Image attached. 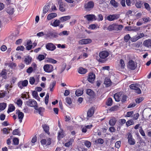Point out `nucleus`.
<instances>
[{
  "mask_svg": "<svg viewBox=\"0 0 151 151\" xmlns=\"http://www.w3.org/2000/svg\"><path fill=\"white\" fill-rule=\"evenodd\" d=\"M6 11L9 14H12L14 11V8L12 6L8 7L6 8Z\"/></svg>",
  "mask_w": 151,
  "mask_h": 151,
  "instance_id": "obj_18",
  "label": "nucleus"
},
{
  "mask_svg": "<svg viewBox=\"0 0 151 151\" xmlns=\"http://www.w3.org/2000/svg\"><path fill=\"white\" fill-rule=\"evenodd\" d=\"M35 81V78L34 77H31L29 79V82L30 84L33 85Z\"/></svg>",
  "mask_w": 151,
  "mask_h": 151,
  "instance_id": "obj_54",
  "label": "nucleus"
},
{
  "mask_svg": "<svg viewBox=\"0 0 151 151\" xmlns=\"http://www.w3.org/2000/svg\"><path fill=\"white\" fill-rule=\"evenodd\" d=\"M55 85V82L53 81L51 83L50 85V90L51 91H53V88Z\"/></svg>",
  "mask_w": 151,
  "mask_h": 151,
  "instance_id": "obj_51",
  "label": "nucleus"
},
{
  "mask_svg": "<svg viewBox=\"0 0 151 151\" xmlns=\"http://www.w3.org/2000/svg\"><path fill=\"white\" fill-rule=\"evenodd\" d=\"M87 72V70L86 69L83 68H80L78 70V73L82 74H85Z\"/></svg>",
  "mask_w": 151,
  "mask_h": 151,
  "instance_id": "obj_33",
  "label": "nucleus"
},
{
  "mask_svg": "<svg viewBox=\"0 0 151 151\" xmlns=\"http://www.w3.org/2000/svg\"><path fill=\"white\" fill-rule=\"evenodd\" d=\"M86 93L91 97H93L94 96V92L90 89H88L87 90Z\"/></svg>",
  "mask_w": 151,
  "mask_h": 151,
  "instance_id": "obj_25",
  "label": "nucleus"
},
{
  "mask_svg": "<svg viewBox=\"0 0 151 151\" xmlns=\"http://www.w3.org/2000/svg\"><path fill=\"white\" fill-rule=\"evenodd\" d=\"M143 99H144L142 97L138 98L135 99V102L139 104L142 102Z\"/></svg>",
  "mask_w": 151,
  "mask_h": 151,
  "instance_id": "obj_52",
  "label": "nucleus"
},
{
  "mask_svg": "<svg viewBox=\"0 0 151 151\" xmlns=\"http://www.w3.org/2000/svg\"><path fill=\"white\" fill-rule=\"evenodd\" d=\"M50 7V5L49 4H47L45 5L43 9V12L44 13H46L48 11Z\"/></svg>",
  "mask_w": 151,
  "mask_h": 151,
  "instance_id": "obj_27",
  "label": "nucleus"
},
{
  "mask_svg": "<svg viewBox=\"0 0 151 151\" xmlns=\"http://www.w3.org/2000/svg\"><path fill=\"white\" fill-rule=\"evenodd\" d=\"M138 85L137 84H132L129 87L131 89L135 90V92L138 94H140L141 93V91L138 88Z\"/></svg>",
  "mask_w": 151,
  "mask_h": 151,
  "instance_id": "obj_10",
  "label": "nucleus"
},
{
  "mask_svg": "<svg viewBox=\"0 0 151 151\" xmlns=\"http://www.w3.org/2000/svg\"><path fill=\"white\" fill-rule=\"evenodd\" d=\"M60 21L59 20L56 19L53 22V23H51L50 25L54 27H57L59 26Z\"/></svg>",
  "mask_w": 151,
  "mask_h": 151,
  "instance_id": "obj_24",
  "label": "nucleus"
},
{
  "mask_svg": "<svg viewBox=\"0 0 151 151\" xmlns=\"http://www.w3.org/2000/svg\"><path fill=\"white\" fill-rule=\"evenodd\" d=\"M119 15L118 14L110 15L107 17L106 19L109 21H112L117 19L119 18Z\"/></svg>",
  "mask_w": 151,
  "mask_h": 151,
  "instance_id": "obj_8",
  "label": "nucleus"
},
{
  "mask_svg": "<svg viewBox=\"0 0 151 151\" xmlns=\"http://www.w3.org/2000/svg\"><path fill=\"white\" fill-rule=\"evenodd\" d=\"M44 70L47 73L52 72L53 70V68L52 65L50 64L45 65L43 67Z\"/></svg>",
  "mask_w": 151,
  "mask_h": 151,
  "instance_id": "obj_6",
  "label": "nucleus"
},
{
  "mask_svg": "<svg viewBox=\"0 0 151 151\" xmlns=\"http://www.w3.org/2000/svg\"><path fill=\"white\" fill-rule=\"evenodd\" d=\"M49 98V94L47 93L45 97V102L46 104L47 105L48 102Z\"/></svg>",
  "mask_w": 151,
  "mask_h": 151,
  "instance_id": "obj_53",
  "label": "nucleus"
},
{
  "mask_svg": "<svg viewBox=\"0 0 151 151\" xmlns=\"http://www.w3.org/2000/svg\"><path fill=\"white\" fill-rule=\"evenodd\" d=\"M15 110L14 106L12 104H10L9 107V108L7 111L8 113H9L10 112L13 111Z\"/></svg>",
  "mask_w": 151,
  "mask_h": 151,
  "instance_id": "obj_39",
  "label": "nucleus"
},
{
  "mask_svg": "<svg viewBox=\"0 0 151 151\" xmlns=\"http://www.w3.org/2000/svg\"><path fill=\"white\" fill-rule=\"evenodd\" d=\"M70 16H65L60 18V20L62 22H64L70 19Z\"/></svg>",
  "mask_w": 151,
  "mask_h": 151,
  "instance_id": "obj_28",
  "label": "nucleus"
},
{
  "mask_svg": "<svg viewBox=\"0 0 151 151\" xmlns=\"http://www.w3.org/2000/svg\"><path fill=\"white\" fill-rule=\"evenodd\" d=\"M95 142L97 144H102L104 142V140L101 138H99L95 141Z\"/></svg>",
  "mask_w": 151,
  "mask_h": 151,
  "instance_id": "obj_48",
  "label": "nucleus"
},
{
  "mask_svg": "<svg viewBox=\"0 0 151 151\" xmlns=\"http://www.w3.org/2000/svg\"><path fill=\"white\" fill-rule=\"evenodd\" d=\"M32 67H29L27 70L26 72L28 73H30L33 71Z\"/></svg>",
  "mask_w": 151,
  "mask_h": 151,
  "instance_id": "obj_63",
  "label": "nucleus"
},
{
  "mask_svg": "<svg viewBox=\"0 0 151 151\" xmlns=\"http://www.w3.org/2000/svg\"><path fill=\"white\" fill-rule=\"evenodd\" d=\"M66 66V64L65 63H63L61 66V68L60 71V73H61L65 70Z\"/></svg>",
  "mask_w": 151,
  "mask_h": 151,
  "instance_id": "obj_36",
  "label": "nucleus"
},
{
  "mask_svg": "<svg viewBox=\"0 0 151 151\" xmlns=\"http://www.w3.org/2000/svg\"><path fill=\"white\" fill-rule=\"evenodd\" d=\"M110 4L115 8H116L118 6V3L115 0H111L110 1Z\"/></svg>",
  "mask_w": 151,
  "mask_h": 151,
  "instance_id": "obj_34",
  "label": "nucleus"
},
{
  "mask_svg": "<svg viewBox=\"0 0 151 151\" xmlns=\"http://www.w3.org/2000/svg\"><path fill=\"white\" fill-rule=\"evenodd\" d=\"M123 27V26L122 25H119L117 24H114V31H120Z\"/></svg>",
  "mask_w": 151,
  "mask_h": 151,
  "instance_id": "obj_17",
  "label": "nucleus"
},
{
  "mask_svg": "<svg viewBox=\"0 0 151 151\" xmlns=\"http://www.w3.org/2000/svg\"><path fill=\"white\" fill-rule=\"evenodd\" d=\"M32 59V58L29 56H28L25 58L24 60V61L25 63L27 65H28L30 64L31 62Z\"/></svg>",
  "mask_w": 151,
  "mask_h": 151,
  "instance_id": "obj_23",
  "label": "nucleus"
},
{
  "mask_svg": "<svg viewBox=\"0 0 151 151\" xmlns=\"http://www.w3.org/2000/svg\"><path fill=\"white\" fill-rule=\"evenodd\" d=\"M104 84L106 85V87H109L111 85V81L110 79L106 78L105 79Z\"/></svg>",
  "mask_w": 151,
  "mask_h": 151,
  "instance_id": "obj_31",
  "label": "nucleus"
},
{
  "mask_svg": "<svg viewBox=\"0 0 151 151\" xmlns=\"http://www.w3.org/2000/svg\"><path fill=\"white\" fill-rule=\"evenodd\" d=\"M42 127L45 132L48 134H50V133L49 132V127L46 124H44L42 125Z\"/></svg>",
  "mask_w": 151,
  "mask_h": 151,
  "instance_id": "obj_29",
  "label": "nucleus"
},
{
  "mask_svg": "<svg viewBox=\"0 0 151 151\" xmlns=\"http://www.w3.org/2000/svg\"><path fill=\"white\" fill-rule=\"evenodd\" d=\"M125 64L124 60L121 59L119 61V64L116 66V68L118 70L122 71L125 68Z\"/></svg>",
  "mask_w": 151,
  "mask_h": 151,
  "instance_id": "obj_2",
  "label": "nucleus"
},
{
  "mask_svg": "<svg viewBox=\"0 0 151 151\" xmlns=\"http://www.w3.org/2000/svg\"><path fill=\"white\" fill-rule=\"evenodd\" d=\"M138 40L137 35L133 37H131L130 40L132 42H135Z\"/></svg>",
  "mask_w": 151,
  "mask_h": 151,
  "instance_id": "obj_56",
  "label": "nucleus"
},
{
  "mask_svg": "<svg viewBox=\"0 0 151 151\" xmlns=\"http://www.w3.org/2000/svg\"><path fill=\"white\" fill-rule=\"evenodd\" d=\"M64 137L63 131L62 129H60V130L58 132V137L59 138H61Z\"/></svg>",
  "mask_w": 151,
  "mask_h": 151,
  "instance_id": "obj_37",
  "label": "nucleus"
},
{
  "mask_svg": "<svg viewBox=\"0 0 151 151\" xmlns=\"http://www.w3.org/2000/svg\"><path fill=\"white\" fill-rule=\"evenodd\" d=\"M139 116V114L138 113L134 114V115L132 116V119L134 120H137V119Z\"/></svg>",
  "mask_w": 151,
  "mask_h": 151,
  "instance_id": "obj_59",
  "label": "nucleus"
},
{
  "mask_svg": "<svg viewBox=\"0 0 151 151\" xmlns=\"http://www.w3.org/2000/svg\"><path fill=\"white\" fill-rule=\"evenodd\" d=\"M85 145L87 147H89L91 145V142L88 140H85L84 142Z\"/></svg>",
  "mask_w": 151,
  "mask_h": 151,
  "instance_id": "obj_49",
  "label": "nucleus"
},
{
  "mask_svg": "<svg viewBox=\"0 0 151 151\" xmlns=\"http://www.w3.org/2000/svg\"><path fill=\"white\" fill-rule=\"evenodd\" d=\"M142 19L144 21V23H146L148 22H150L151 21V19L150 18L147 17H143Z\"/></svg>",
  "mask_w": 151,
  "mask_h": 151,
  "instance_id": "obj_38",
  "label": "nucleus"
},
{
  "mask_svg": "<svg viewBox=\"0 0 151 151\" xmlns=\"http://www.w3.org/2000/svg\"><path fill=\"white\" fill-rule=\"evenodd\" d=\"M128 136L127 139H128V142L130 145H134L135 144V140L133 138L132 135L131 133L129 132L127 134Z\"/></svg>",
  "mask_w": 151,
  "mask_h": 151,
  "instance_id": "obj_5",
  "label": "nucleus"
},
{
  "mask_svg": "<svg viewBox=\"0 0 151 151\" xmlns=\"http://www.w3.org/2000/svg\"><path fill=\"white\" fill-rule=\"evenodd\" d=\"M45 35L46 36V38L51 39L53 38L58 37V33L53 32L50 31H48L45 34Z\"/></svg>",
  "mask_w": 151,
  "mask_h": 151,
  "instance_id": "obj_1",
  "label": "nucleus"
},
{
  "mask_svg": "<svg viewBox=\"0 0 151 151\" xmlns=\"http://www.w3.org/2000/svg\"><path fill=\"white\" fill-rule=\"evenodd\" d=\"M57 15V14L55 13H50L47 16V19L48 20H50L56 17Z\"/></svg>",
  "mask_w": 151,
  "mask_h": 151,
  "instance_id": "obj_20",
  "label": "nucleus"
},
{
  "mask_svg": "<svg viewBox=\"0 0 151 151\" xmlns=\"http://www.w3.org/2000/svg\"><path fill=\"white\" fill-rule=\"evenodd\" d=\"M95 108L93 107H91L87 112V117H91L94 113Z\"/></svg>",
  "mask_w": 151,
  "mask_h": 151,
  "instance_id": "obj_15",
  "label": "nucleus"
},
{
  "mask_svg": "<svg viewBox=\"0 0 151 151\" xmlns=\"http://www.w3.org/2000/svg\"><path fill=\"white\" fill-rule=\"evenodd\" d=\"M133 124V122L132 120H129L126 122V125L127 126H129Z\"/></svg>",
  "mask_w": 151,
  "mask_h": 151,
  "instance_id": "obj_62",
  "label": "nucleus"
},
{
  "mask_svg": "<svg viewBox=\"0 0 151 151\" xmlns=\"http://www.w3.org/2000/svg\"><path fill=\"white\" fill-rule=\"evenodd\" d=\"M20 132L19 131V129H16L14 130L13 131L12 134L13 135H19V134Z\"/></svg>",
  "mask_w": 151,
  "mask_h": 151,
  "instance_id": "obj_57",
  "label": "nucleus"
},
{
  "mask_svg": "<svg viewBox=\"0 0 151 151\" xmlns=\"http://www.w3.org/2000/svg\"><path fill=\"white\" fill-rule=\"evenodd\" d=\"M46 47L47 49L51 51L54 50L56 48L55 46L51 43L47 44L46 45Z\"/></svg>",
  "mask_w": 151,
  "mask_h": 151,
  "instance_id": "obj_12",
  "label": "nucleus"
},
{
  "mask_svg": "<svg viewBox=\"0 0 151 151\" xmlns=\"http://www.w3.org/2000/svg\"><path fill=\"white\" fill-rule=\"evenodd\" d=\"M6 106V104L5 103L0 104V110H4Z\"/></svg>",
  "mask_w": 151,
  "mask_h": 151,
  "instance_id": "obj_35",
  "label": "nucleus"
},
{
  "mask_svg": "<svg viewBox=\"0 0 151 151\" xmlns=\"http://www.w3.org/2000/svg\"><path fill=\"white\" fill-rule=\"evenodd\" d=\"M113 101L111 98H109L106 103V104L108 106H111L112 104Z\"/></svg>",
  "mask_w": 151,
  "mask_h": 151,
  "instance_id": "obj_40",
  "label": "nucleus"
},
{
  "mask_svg": "<svg viewBox=\"0 0 151 151\" xmlns=\"http://www.w3.org/2000/svg\"><path fill=\"white\" fill-rule=\"evenodd\" d=\"M114 97L116 101L118 102L121 99L120 93H116L114 95Z\"/></svg>",
  "mask_w": 151,
  "mask_h": 151,
  "instance_id": "obj_22",
  "label": "nucleus"
},
{
  "mask_svg": "<svg viewBox=\"0 0 151 151\" xmlns=\"http://www.w3.org/2000/svg\"><path fill=\"white\" fill-rule=\"evenodd\" d=\"M47 61L48 62H49L50 63H56L57 61L55 60H54L51 58H47Z\"/></svg>",
  "mask_w": 151,
  "mask_h": 151,
  "instance_id": "obj_41",
  "label": "nucleus"
},
{
  "mask_svg": "<svg viewBox=\"0 0 151 151\" xmlns=\"http://www.w3.org/2000/svg\"><path fill=\"white\" fill-rule=\"evenodd\" d=\"M107 29L110 31L114 30V24L109 26L108 27Z\"/></svg>",
  "mask_w": 151,
  "mask_h": 151,
  "instance_id": "obj_58",
  "label": "nucleus"
},
{
  "mask_svg": "<svg viewBox=\"0 0 151 151\" xmlns=\"http://www.w3.org/2000/svg\"><path fill=\"white\" fill-rule=\"evenodd\" d=\"M143 44L147 47L151 48V39H149L143 42Z\"/></svg>",
  "mask_w": 151,
  "mask_h": 151,
  "instance_id": "obj_19",
  "label": "nucleus"
},
{
  "mask_svg": "<svg viewBox=\"0 0 151 151\" xmlns=\"http://www.w3.org/2000/svg\"><path fill=\"white\" fill-rule=\"evenodd\" d=\"M18 111L17 112H18V117L20 122L21 123L24 116V114L23 112L20 111L19 110H18Z\"/></svg>",
  "mask_w": 151,
  "mask_h": 151,
  "instance_id": "obj_21",
  "label": "nucleus"
},
{
  "mask_svg": "<svg viewBox=\"0 0 151 151\" xmlns=\"http://www.w3.org/2000/svg\"><path fill=\"white\" fill-rule=\"evenodd\" d=\"M10 130H12V129H7L6 128H4L3 129V133L4 134H8L10 133Z\"/></svg>",
  "mask_w": 151,
  "mask_h": 151,
  "instance_id": "obj_45",
  "label": "nucleus"
},
{
  "mask_svg": "<svg viewBox=\"0 0 151 151\" xmlns=\"http://www.w3.org/2000/svg\"><path fill=\"white\" fill-rule=\"evenodd\" d=\"M109 55V52L106 51L101 52L99 54V56L101 59H105Z\"/></svg>",
  "mask_w": 151,
  "mask_h": 151,
  "instance_id": "obj_13",
  "label": "nucleus"
},
{
  "mask_svg": "<svg viewBox=\"0 0 151 151\" xmlns=\"http://www.w3.org/2000/svg\"><path fill=\"white\" fill-rule=\"evenodd\" d=\"M58 4L59 6V10L62 12L65 11V5L64 3L61 0L59 1Z\"/></svg>",
  "mask_w": 151,
  "mask_h": 151,
  "instance_id": "obj_11",
  "label": "nucleus"
},
{
  "mask_svg": "<svg viewBox=\"0 0 151 151\" xmlns=\"http://www.w3.org/2000/svg\"><path fill=\"white\" fill-rule=\"evenodd\" d=\"M94 6V2L93 1H90L84 4V7L86 10L89 11L93 8Z\"/></svg>",
  "mask_w": 151,
  "mask_h": 151,
  "instance_id": "obj_3",
  "label": "nucleus"
},
{
  "mask_svg": "<svg viewBox=\"0 0 151 151\" xmlns=\"http://www.w3.org/2000/svg\"><path fill=\"white\" fill-rule=\"evenodd\" d=\"M35 109L37 111L39 114L41 116H42V113L44 111L45 109L44 108L41 107L38 108L37 106L35 107Z\"/></svg>",
  "mask_w": 151,
  "mask_h": 151,
  "instance_id": "obj_26",
  "label": "nucleus"
},
{
  "mask_svg": "<svg viewBox=\"0 0 151 151\" xmlns=\"http://www.w3.org/2000/svg\"><path fill=\"white\" fill-rule=\"evenodd\" d=\"M92 42L91 40L89 39H83L79 41V43L80 45L86 44L91 43Z\"/></svg>",
  "mask_w": 151,
  "mask_h": 151,
  "instance_id": "obj_14",
  "label": "nucleus"
},
{
  "mask_svg": "<svg viewBox=\"0 0 151 151\" xmlns=\"http://www.w3.org/2000/svg\"><path fill=\"white\" fill-rule=\"evenodd\" d=\"M128 67L131 70H134L137 67V63L132 60H130L129 62Z\"/></svg>",
  "mask_w": 151,
  "mask_h": 151,
  "instance_id": "obj_4",
  "label": "nucleus"
},
{
  "mask_svg": "<svg viewBox=\"0 0 151 151\" xmlns=\"http://www.w3.org/2000/svg\"><path fill=\"white\" fill-rule=\"evenodd\" d=\"M143 23L142 21V19H139L138 22H137L136 24L137 26H139L142 25L143 24Z\"/></svg>",
  "mask_w": 151,
  "mask_h": 151,
  "instance_id": "obj_64",
  "label": "nucleus"
},
{
  "mask_svg": "<svg viewBox=\"0 0 151 151\" xmlns=\"http://www.w3.org/2000/svg\"><path fill=\"white\" fill-rule=\"evenodd\" d=\"M131 37L129 34H127L124 37V40L126 42H127L129 40H130Z\"/></svg>",
  "mask_w": 151,
  "mask_h": 151,
  "instance_id": "obj_50",
  "label": "nucleus"
},
{
  "mask_svg": "<svg viewBox=\"0 0 151 151\" xmlns=\"http://www.w3.org/2000/svg\"><path fill=\"white\" fill-rule=\"evenodd\" d=\"M38 59L39 61H41L45 59V56L44 55H39L38 57Z\"/></svg>",
  "mask_w": 151,
  "mask_h": 151,
  "instance_id": "obj_60",
  "label": "nucleus"
},
{
  "mask_svg": "<svg viewBox=\"0 0 151 151\" xmlns=\"http://www.w3.org/2000/svg\"><path fill=\"white\" fill-rule=\"evenodd\" d=\"M28 83V81L27 80H24L22 81L19 82L17 84L18 86L21 89L23 88V87H25L27 86Z\"/></svg>",
  "mask_w": 151,
  "mask_h": 151,
  "instance_id": "obj_9",
  "label": "nucleus"
},
{
  "mask_svg": "<svg viewBox=\"0 0 151 151\" xmlns=\"http://www.w3.org/2000/svg\"><path fill=\"white\" fill-rule=\"evenodd\" d=\"M6 70L5 69H3L0 74V75L2 76L3 77L4 79L6 78Z\"/></svg>",
  "mask_w": 151,
  "mask_h": 151,
  "instance_id": "obj_42",
  "label": "nucleus"
},
{
  "mask_svg": "<svg viewBox=\"0 0 151 151\" xmlns=\"http://www.w3.org/2000/svg\"><path fill=\"white\" fill-rule=\"evenodd\" d=\"M83 91L79 89L77 90L75 92V94L76 96H79L82 94Z\"/></svg>",
  "mask_w": 151,
  "mask_h": 151,
  "instance_id": "obj_46",
  "label": "nucleus"
},
{
  "mask_svg": "<svg viewBox=\"0 0 151 151\" xmlns=\"http://www.w3.org/2000/svg\"><path fill=\"white\" fill-rule=\"evenodd\" d=\"M119 109V107L117 106H115L111 108L109 110L111 111H115L118 110Z\"/></svg>",
  "mask_w": 151,
  "mask_h": 151,
  "instance_id": "obj_44",
  "label": "nucleus"
},
{
  "mask_svg": "<svg viewBox=\"0 0 151 151\" xmlns=\"http://www.w3.org/2000/svg\"><path fill=\"white\" fill-rule=\"evenodd\" d=\"M85 17L86 18L88 21H91L93 19L95 16L93 14H89L86 15Z\"/></svg>",
  "mask_w": 151,
  "mask_h": 151,
  "instance_id": "obj_32",
  "label": "nucleus"
},
{
  "mask_svg": "<svg viewBox=\"0 0 151 151\" xmlns=\"http://www.w3.org/2000/svg\"><path fill=\"white\" fill-rule=\"evenodd\" d=\"M73 141V139H70L68 142L65 143V146L67 147H69L70 145L72 144Z\"/></svg>",
  "mask_w": 151,
  "mask_h": 151,
  "instance_id": "obj_43",
  "label": "nucleus"
},
{
  "mask_svg": "<svg viewBox=\"0 0 151 151\" xmlns=\"http://www.w3.org/2000/svg\"><path fill=\"white\" fill-rule=\"evenodd\" d=\"M116 121V119L114 117H113L109 121V124L111 126H114L115 124Z\"/></svg>",
  "mask_w": 151,
  "mask_h": 151,
  "instance_id": "obj_30",
  "label": "nucleus"
},
{
  "mask_svg": "<svg viewBox=\"0 0 151 151\" xmlns=\"http://www.w3.org/2000/svg\"><path fill=\"white\" fill-rule=\"evenodd\" d=\"M65 101L69 105H70L72 103V101L71 99L68 97H67L65 99Z\"/></svg>",
  "mask_w": 151,
  "mask_h": 151,
  "instance_id": "obj_55",
  "label": "nucleus"
},
{
  "mask_svg": "<svg viewBox=\"0 0 151 151\" xmlns=\"http://www.w3.org/2000/svg\"><path fill=\"white\" fill-rule=\"evenodd\" d=\"M95 78V75L94 73H90L89 74L88 77V81L91 83H93Z\"/></svg>",
  "mask_w": 151,
  "mask_h": 151,
  "instance_id": "obj_16",
  "label": "nucleus"
},
{
  "mask_svg": "<svg viewBox=\"0 0 151 151\" xmlns=\"http://www.w3.org/2000/svg\"><path fill=\"white\" fill-rule=\"evenodd\" d=\"M13 144L14 145H18L19 143V139L17 138H14L13 139Z\"/></svg>",
  "mask_w": 151,
  "mask_h": 151,
  "instance_id": "obj_47",
  "label": "nucleus"
},
{
  "mask_svg": "<svg viewBox=\"0 0 151 151\" xmlns=\"http://www.w3.org/2000/svg\"><path fill=\"white\" fill-rule=\"evenodd\" d=\"M145 8L147 10L150 11V8L149 5L147 3H145L144 4Z\"/></svg>",
  "mask_w": 151,
  "mask_h": 151,
  "instance_id": "obj_61",
  "label": "nucleus"
},
{
  "mask_svg": "<svg viewBox=\"0 0 151 151\" xmlns=\"http://www.w3.org/2000/svg\"><path fill=\"white\" fill-rule=\"evenodd\" d=\"M26 104L27 106L34 108L37 105L36 101L32 99H29L26 102Z\"/></svg>",
  "mask_w": 151,
  "mask_h": 151,
  "instance_id": "obj_7",
  "label": "nucleus"
}]
</instances>
